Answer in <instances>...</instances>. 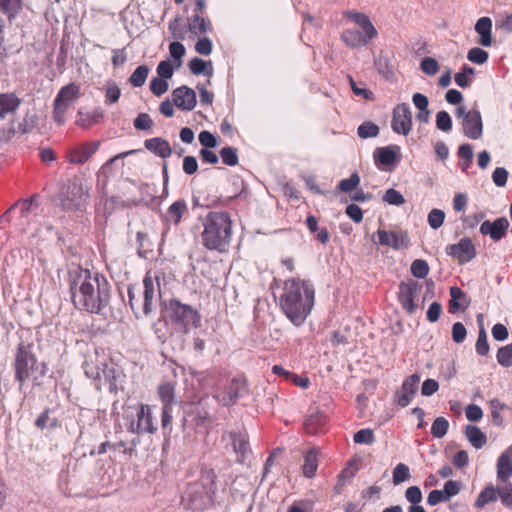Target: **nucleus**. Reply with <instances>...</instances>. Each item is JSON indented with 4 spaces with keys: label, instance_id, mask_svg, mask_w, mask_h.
Wrapping results in <instances>:
<instances>
[{
    "label": "nucleus",
    "instance_id": "3",
    "mask_svg": "<svg viewBox=\"0 0 512 512\" xmlns=\"http://www.w3.org/2000/svg\"><path fill=\"white\" fill-rule=\"evenodd\" d=\"M202 232L200 239L202 246L210 251L225 253L229 250L234 221L232 215L225 210L209 211L201 218Z\"/></svg>",
    "mask_w": 512,
    "mask_h": 512
},
{
    "label": "nucleus",
    "instance_id": "43",
    "mask_svg": "<svg viewBox=\"0 0 512 512\" xmlns=\"http://www.w3.org/2000/svg\"><path fill=\"white\" fill-rule=\"evenodd\" d=\"M105 104L111 105L116 103L120 96L121 90L116 83H108L105 87Z\"/></svg>",
    "mask_w": 512,
    "mask_h": 512
},
{
    "label": "nucleus",
    "instance_id": "28",
    "mask_svg": "<svg viewBox=\"0 0 512 512\" xmlns=\"http://www.w3.org/2000/svg\"><path fill=\"white\" fill-rule=\"evenodd\" d=\"M342 40L346 45L356 48L365 46L371 38L367 35H363L362 32L355 29H346L342 33Z\"/></svg>",
    "mask_w": 512,
    "mask_h": 512
},
{
    "label": "nucleus",
    "instance_id": "50",
    "mask_svg": "<svg viewBox=\"0 0 512 512\" xmlns=\"http://www.w3.org/2000/svg\"><path fill=\"white\" fill-rule=\"evenodd\" d=\"M358 136L360 138L376 137L379 133V128L372 122H365L358 127Z\"/></svg>",
    "mask_w": 512,
    "mask_h": 512
},
{
    "label": "nucleus",
    "instance_id": "40",
    "mask_svg": "<svg viewBox=\"0 0 512 512\" xmlns=\"http://www.w3.org/2000/svg\"><path fill=\"white\" fill-rule=\"evenodd\" d=\"M393 483L398 485L406 480L410 479L409 467L404 463H399L393 469L392 472Z\"/></svg>",
    "mask_w": 512,
    "mask_h": 512
},
{
    "label": "nucleus",
    "instance_id": "58",
    "mask_svg": "<svg viewBox=\"0 0 512 512\" xmlns=\"http://www.w3.org/2000/svg\"><path fill=\"white\" fill-rule=\"evenodd\" d=\"M134 127L137 130H150L153 126V121L149 114L140 113L134 120Z\"/></svg>",
    "mask_w": 512,
    "mask_h": 512
},
{
    "label": "nucleus",
    "instance_id": "44",
    "mask_svg": "<svg viewBox=\"0 0 512 512\" xmlns=\"http://www.w3.org/2000/svg\"><path fill=\"white\" fill-rule=\"evenodd\" d=\"M353 440L356 444L370 445L375 441V435L372 429L365 428L357 431L353 436Z\"/></svg>",
    "mask_w": 512,
    "mask_h": 512
},
{
    "label": "nucleus",
    "instance_id": "18",
    "mask_svg": "<svg viewBox=\"0 0 512 512\" xmlns=\"http://www.w3.org/2000/svg\"><path fill=\"white\" fill-rule=\"evenodd\" d=\"M417 287L418 285L415 282H401L399 284L398 300L403 310H405L410 315L414 314L417 309V306L414 302Z\"/></svg>",
    "mask_w": 512,
    "mask_h": 512
},
{
    "label": "nucleus",
    "instance_id": "24",
    "mask_svg": "<svg viewBox=\"0 0 512 512\" xmlns=\"http://www.w3.org/2000/svg\"><path fill=\"white\" fill-rule=\"evenodd\" d=\"M144 146L147 150L161 158H168L172 154L169 142L161 137L145 140Z\"/></svg>",
    "mask_w": 512,
    "mask_h": 512
},
{
    "label": "nucleus",
    "instance_id": "48",
    "mask_svg": "<svg viewBox=\"0 0 512 512\" xmlns=\"http://www.w3.org/2000/svg\"><path fill=\"white\" fill-rule=\"evenodd\" d=\"M168 28L175 39L184 40L186 38V28L181 24V20L179 18L171 20Z\"/></svg>",
    "mask_w": 512,
    "mask_h": 512
},
{
    "label": "nucleus",
    "instance_id": "30",
    "mask_svg": "<svg viewBox=\"0 0 512 512\" xmlns=\"http://www.w3.org/2000/svg\"><path fill=\"white\" fill-rule=\"evenodd\" d=\"M231 199L232 197L223 199L217 195L202 196L200 194L197 198H194V205L201 208H217L219 206H225Z\"/></svg>",
    "mask_w": 512,
    "mask_h": 512
},
{
    "label": "nucleus",
    "instance_id": "14",
    "mask_svg": "<svg viewBox=\"0 0 512 512\" xmlns=\"http://www.w3.org/2000/svg\"><path fill=\"white\" fill-rule=\"evenodd\" d=\"M100 142H84L71 147L66 152V160L71 164H83L98 150Z\"/></svg>",
    "mask_w": 512,
    "mask_h": 512
},
{
    "label": "nucleus",
    "instance_id": "37",
    "mask_svg": "<svg viewBox=\"0 0 512 512\" xmlns=\"http://www.w3.org/2000/svg\"><path fill=\"white\" fill-rule=\"evenodd\" d=\"M148 74L149 68L146 65H140L129 77V83L133 87H141L145 84Z\"/></svg>",
    "mask_w": 512,
    "mask_h": 512
},
{
    "label": "nucleus",
    "instance_id": "53",
    "mask_svg": "<svg viewBox=\"0 0 512 512\" xmlns=\"http://www.w3.org/2000/svg\"><path fill=\"white\" fill-rule=\"evenodd\" d=\"M411 273L417 278H424L429 273V266L425 260L416 259L411 264Z\"/></svg>",
    "mask_w": 512,
    "mask_h": 512
},
{
    "label": "nucleus",
    "instance_id": "42",
    "mask_svg": "<svg viewBox=\"0 0 512 512\" xmlns=\"http://www.w3.org/2000/svg\"><path fill=\"white\" fill-rule=\"evenodd\" d=\"M222 162L228 166H236L238 164L237 149L233 147H223L220 150Z\"/></svg>",
    "mask_w": 512,
    "mask_h": 512
},
{
    "label": "nucleus",
    "instance_id": "4",
    "mask_svg": "<svg viewBox=\"0 0 512 512\" xmlns=\"http://www.w3.org/2000/svg\"><path fill=\"white\" fill-rule=\"evenodd\" d=\"M162 272L147 271L143 279V290L134 285L128 287V298L131 309L137 314L142 311L145 316L153 310L156 295H160V277Z\"/></svg>",
    "mask_w": 512,
    "mask_h": 512
},
{
    "label": "nucleus",
    "instance_id": "22",
    "mask_svg": "<svg viewBox=\"0 0 512 512\" xmlns=\"http://www.w3.org/2000/svg\"><path fill=\"white\" fill-rule=\"evenodd\" d=\"M188 213L187 202L184 199H179L173 202L167 209L164 216V221L167 224L178 226L184 215Z\"/></svg>",
    "mask_w": 512,
    "mask_h": 512
},
{
    "label": "nucleus",
    "instance_id": "6",
    "mask_svg": "<svg viewBox=\"0 0 512 512\" xmlns=\"http://www.w3.org/2000/svg\"><path fill=\"white\" fill-rule=\"evenodd\" d=\"M167 313L171 323L184 334L188 333L191 328H197L201 322V316L196 309L176 299L169 301Z\"/></svg>",
    "mask_w": 512,
    "mask_h": 512
},
{
    "label": "nucleus",
    "instance_id": "17",
    "mask_svg": "<svg viewBox=\"0 0 512 512\" xmlns=\"http://www.w3.org/2000/svg\"><path fill=\"white\" fill-rule=\"evenodd\" d=\"M173 104L181 110L191 111L196 106V93L193 89L187 86H181L172 92Z\"/></svg>",
    "mask_w": 512,
    "mask_h": 512
},
{
    "label": "nucleus",
    "instance_id": "54",
    "mask_svg": "<svg viewBox=\"0 0 512 512\" xmlns=\"http://www.w3.org/2000/svg\"><path fill=\"white\" fill-rule=\"evenodd\" d=\"M489 54L485 50L474 47L468 51L467 59L476 64H483L488 60Z\"/></svg>",
    "mask_w": 512,
    "mask_h": 512
},
{
    "label": "nucleus",
    "instance_id": "39",
    "mask_svg": "<svg viewBox=\"0 0 512 512\" xmlns=\"http://www.w3.org/2000/svg\"><path fill=\"white\" fill-rule=\"evenodd\" d=\"M474 72H475L474 68H472L468 65H463V67L461 68V71H459L455 75L456 84L462 88L468 87L471 82L469 77L472 76L474 74Z\"/></svg>",
    "mask_w": 512,
    "mask_h": 512
},
{
    "label": "nucleus",
    "instance_id": "31",
    "mask_svg": "<svg viewBox=\"0 0 512 512\" xmlns=\"http://www.w3.org/2000/svg\"><path fill=\"white\" fill-rule=\"evenodd\" d=\"M465 435L471 445L476 449L482 448L487 442L486 435L481 431L480 428L474 425L466 426Z\"/></svg>",
    "mask_w": 512,
    "mask_h": 512
},
{
    "label": "nucleus",
    "instance_id": "13",
    "mask_svg": "<svg viewBox=\"0 0 512 512\" xmlns=\"http://www.w3.org/2000/svg\"><path fill=\"white\" fill-rule=\"evenodd\" d=\"M446 253L456 259L460 264L471 261L476 256V249L472 240L468 237L462 238L458 243L448 245Z\"/></svg>",
    "mask_w": 512,
    "mask_h": 512
},
{
    "label": "nucleus",
    "instance_id": "36",
    "mask_svg": "<svg viewBox=\"0 0 512 512\" xmlns=\"http://www.w3.org/2000/svg\"><path fill=\"white\" fill-rule=\"evenodd\" d=\"M233 448L236 453L245 454L249 447L248 435L246 432H231Z\"/></svg>",
    "mask_w": 512,
    "mask_h": 512
},
{
    "label": "nucleus",
    "instance_id": "49",
    "mask_svg": "<svg viewBox=\"0 0 512 512\" xmlns=\"http://www.w3.org/2000/svg\"><path fill=\"white\" fill-rule=\"evenodd\" d=\"M445 220V213L440 209H432L428 214V224L432 229L440 228Z\"/></svg>",
    "mask_w": 512,
    "mask_h": 512
},
{
    "label": "nucleus",
    "instance_id": "16",
    "mask_svg": "<svg viewBox=\"0 0 512 512\" xmlns=\"http://www.w3.org/2000/svg\"><path fill=\"white\" fill-rule=\"evenodd\" d=\"M508 228V219L500 217L492 222L489 220L482 222L479 231L482 235H489L492 240L499 241L506 236Z\"/></svg>",
    "mask_w": 512,
    "mask_h": 512
},
{
    "label": "nucleus",
    "instance_id": "19",
    "mask_svg": "<svg viewBox=\"0 0 512 512\" xmlns=\"http://www.w3.org/2000/svg\"><path fill=\"white\" fill-rule=\"evenodd\" d=\"M420 377L417 374H412L407 377L402 386L400 394L397 396L396 403L401 407H406L411 402L413 396L418 391Z\"/></svg>",
    "mask_w": 512,
    "mask_h": 512
},
{
    "label": "nucleus",
    "instance_id": "15",
    "mask_svg": "<svg viewBox=\"0 0 512 512\" xmlns=\"http://www.w3.org/2000/svg\"><path fill=\"white\" fill-rule=\"evenodd\" d=\"M378 241L380 245L392 247L395 250L407 248L410 244V239L407 232L378 230Z\"/></svg>",
    "mask_w": 512,
    "mask_h": 512
},
{
    "label": "nucleus",
    "instance_id": "9",
    "mask_svg": "<svg viewBox=\"0 0 512 512\" xmlns=\"http://www.w3.org/2000/svg\"><path fill=\"white\" fill-rule=\"evenodd\" d=\"M456 116L462 118L463 133L466 137L472 140L482 137L483 123L478 110L472 109L467 111L464 106H459L456 110Z\"/></svg>",
    "mask_w": 512,
    "mask_h": 512
},
{
    "label": "nucleus",
    "instance_id": "41",
    "mask_svg": "<svg viewBox=\"0 0 512 512\" xmlns=\"http://www.w3.org/2000/svg\"><path fill=\"white\" fill-rule=\"evenodd\" d=\"M449 422L444 417H437L431 426V434L435 438H442L448 431Z\"/></svg>",
    "mask_w": 512,
    "mask_h": 512
},
{
    "label": "nucleus",
    "instance_id": "59",
    "mask_svg": "<svg viewBox=\"0 0 512 512\" xmlns=\"http://www.w3.org/2000/svg\"><path fill=\"white\" fill-rule=\"evenodd\" d=\"M198 138L200 144L204 147L203 149H211L217 146L216 137L207 130L201 131Z\"/></svg>",
    "mask_w": 512,
    "mask_h": 512
},
{
    "label": "nucleus",
    "instance_id": "62",
    "mask_svg": "<svg viewBox=\"0 0 512 512\" xmlns=\"http://www.w3.org/2000/svg\"><path fill=\"white\" fill-rule=\"evenodd\" d=\"M195 50L197 53L208 56L212 52V42L208 37H202L198 39L195 44Z\"/></svg>",
    "mask_w": 512,
    "mask_h": 512
},
{
    "label": "nucleus",
    "instance_id": "64",
    "mask_svg": "<svg viewBox=\"0 0 512 512\" xmlns=\"http://www.w3.org/2000/svg\"><path fill=\"white\" fill-rule=\"evenodd\" d=\"M405 497L408 502L413 504H419L422 501V492L418 486H411L407 488Z\"/></svg>",
    "mask_w": 512,
    "mask_h": 512
},
{
    "label": "nucleus",
    "instance_id": "2",
    "mask_svg": "<svg viewBox=\"0 0 512 512\" xmlns=\"http://www.w3.org/2000/svg\"><path fill=\"white\" fill-rule=\"evenodd\" d=\"M314 304L315 288L311 282L298 277H292L283 282L279 307L296 327L305 323Z\"/></svg>",
    "mask_w": 512,
    "mask_h": 512
},
{
    "label": "nucleus",
    "instance_id": "61",
    "mask_svg": "<svg viewBox=\"0 0 512 512\" xmlns=\"http://www.w3.org/2000/svg\"><path fill=\"white\" fill-rule=\"evenodd\" d=\"M508 171L503 167H497L492 173V180L498 187H504L507 183Z\"/></svg>",
    "mask_w": 512,
    "mask_h": 512
},
{
    "label": "nucleus",
    "instance_id": "23",
    "mask_svg": "<svg viewBox=\"0 0 512 512\" xmlns=\"http://www.w3.org/2000/svg\"><path fill=\"white\" fill-rule=\"evenodd\" d=\"M345 16L351 19L357 26H359L363 30V35H367L371 39L377 36V30L375 29L374 25L370 21V18L366 14L356 11H348L345 13Z\"/></svg>",
    "mask_w": 512,
    "mask_h": 512
},
{
    "label": "nucleus",
    "instance_id": "26",
    "mask_svg": "<svg viewBox=\"0 0 512 512\" xmlns=\"http://www.w3.org/2000/svg\"><path fill=\"white\" fill-rule=\"evenodd\" d=\"M492 21L489 17H481L475 24V31L479 34L478 43L484 47L492 45Z\"/></svg>",
    "mask_w": 512,
    "mask_h": 512
},
{
    "label": "nucleus",
    "instance_id": "51",
    "mask_svg": "<svg viewBox=\"0 0 512 512\" xmlns=\"http://www.w3.org/2000/svg\"><path fill=\"white\" fill-rule=\"evenodd\" d=\"M359 183H360L359 175L357 173H353L350 175L349 178L342 179L338 184V188L342 192H352L353 190L356 189V187L359 185Z\"/></svg>",
    "mask_w": 512,
    "mask_h": 512
},
{
    "label": "nucleus",
    "instance_id": "11",
    "mask_svg": "<svg viewBox=\"0 0 512 512\" xmlns=\"http://www.w3.org/2000/svg\"><path fill=\"white\" fill-rule=\"evenodd\" d=\"M392 130L404 136H407L412 130V114L410 107L407 103L398 104L393 109Z\"/></svg>",
    "mask_w": 512,
    "mask_h": 512
},
{
    "label": "nucleus",
    "instance_id": "57",
    "mask_svg": "<svg viewBox=\"0 0 512 512\" xmlns=\"http://www.w3.org/2000/svg\"><path fill=\"white\" fill-rule=\"evenodd\" d=\"M150 90L156 96H161L168 90V83L166 79L155 77L150 82Z\"/></svg>",
    "mask_w": 512,
    "mask_h": 512
},
{
    "label": "nucleus",
    "instance_id": "33",
    "mask_svg": "<svg viewBox=\"0 0 512 512\" xmlns=\"http://www.w3.org/2000/svg\"><path fill=\"white\" fill-rule=\"evenodd\" d=\"M498 497V488H494L493 486L485 487L477 499L475 500L474 506L478 509L485 507L488 503L494 502Z\"/></svg>",
    "mask_w": 512,
    "mask_h": 512
},
{
    "label": "nucleus",
    "instance_id": "47",
    "mask_svg": "<svg viewBox=\"0 0 512 512\" xmlns=\"http://www.w3.org/2000/svg\"><path fill=\"white\" fill-rule=\"evenodd\" d=\"M382 200L389 205L395 206H400L405 203L403 195L393 188H390L385 192V194L382 197Z\"/></svg>",
    "mask_w": 512,
    "mask_h": 512
},
{
    "label": "nucleus",
    "instance_id": "1",
    "mask_svg": "<svg viewBox=\"0 0 512 512\" xmlns=\"http://www.w3.org/2000/svg\"><path fill=\"white\" fill-rule=\"evenodd\" d=\"M67 282L76 309L101 314L109 305L111 286L104 275L76 267L68 271Z\"/></svg>",
    "mask_w": 512,
    "mask_h": 512
},
{
    "label": "nucleus",
    "instance_id": "8",
    "mask_svg": "<svg viewBox=\"0 0 512 512\" xmlns=\"http://www.w3.org/2000/svg\"><path fill=\"white\" fill-rule=\"evenodd\" d=\"M79 97L80 86L76 83H69L59 90L53 103V119L57 124H64L67 110Z\"/></svg>",
    "mask_w": 512,
    "mask_h": 512
},
{
    "label": "nucleus",
    "instance_id": "52",
    "mask_svg": "<svg viewBox=\"0 0 512 512\" xmlns=\"http://www.w3.org/2000/svg\"><path fill=\"white\" fill-rule=\"evenodd\" d=\"M475 349H476V352L481 356H485L489 353V344L487 341V334L483 327H481L479 329Z\"/></svg>",
    "mask_w": 512,
    "mask_h": 512
},
{
    "label": "nucleus",
    "instance_id": "35",
    "mask_svg": "<svg viewBox=\"0 0 512 512\" xmlns=\"http://www.w3.org/2000/svg\"><path fill=\"white\" fill-rule=\"evenodd\" d=\"M375 162L388 166L395 163L397 155L390 147L378 148L374 153Z\"/></svg>",
    "mask_w": 512,
    "mask_h": 512
},
{
    "label": "nucleus",
    "instance_id": "12",
    "mask_svg": "<svg viewBox=\"0 0 512 512\" xmlns=\"http://www.w3.org/2000/svg\"><path fill=\"white\" fill-rule=\"evenodd\" d=\"M247 392L246 379L243 377H236L231 380L228 386L222 393L215 395V399L223 406H230L236 400Z\"/></svg>",
    "mask_w": 512,
    "mask_h": 512
},
{
    "label": "nucleus",
    "instance_id": "56",
    "mask_svg": "<svg viewBox=\"0 0 512 512\" xmlns=\"http://www.w3.org/2000/svg\"><path fill=\"white\" fill-rule=\"evenodd\" d=\"M420 68L425 74L433 76L439 71V64L435 58L425 57L420 63Z\"/></svg>",
    "mask_w": 512,
    "mask_h": 512
},
{
    "label": "nucleus",
    "instance_id": "20",
    "mask_svg": "<svg viewBox=\"0 0 512 512\" xmlns=\"http://www.w3.org/2000/svg\"><path fill=\"white\" fill-rule=\"evenodd\" d=\"M496 472L498 483L509 482V478L512 477V445L498 457Z\"/></svg>",
    "mask_w": 512,
    "mask_h": 512
},
{
    "label": "nucleus",
    "instance_id": "29",
    "mask_svg": "<svg viewBox=\"0 0 512 512\" xmlns=\"http://www.w3.org/2000/svg\"><path fill=\"white\" fill-rule=\"evenodd\" d=\"M23 0H0V12L11 22L20 14Z\"/></svg>",
    "mask_w": 512,
    "mask_h": 512
},
{
    "label": "nucleus",
    "instance_id": "55",
    "mask_svg": "<svg viewBox=\"0 0 512 512\" xmlns=\"http://www.w3.org/2000/svg\"><path fill=\"white\" fill-rule=\"evenodd\" d=\"M436 126L439 130L448 132L452 129V120L448 112L439 111L436 115Z\"/></svg>",
    "mask_w": 512,
    "mask_h": 512
},
{
    "label": "nucleus",
    "instance_id": "27",
    "mask_svg": "<svg viewBox=\"0 0 512 512\" xmlns=\"http://www.w3.org/2000/svg\"><path fill=\"white\" fill-rule=\"evenodd\" d=\"M319 450L312 448L305 454L304 464L302 466L303 475L307 478H313L316 475L319 463Z\"/></svg>",
    "mask_w": 512,
    "mask_h": 512
},
{
    "label": "nucleus",
    "instance_id": "46",
    "mask_svg": "<svg viewBox=\"0 0 512 512\" xmlns=\"http://www.w3.org/2000/svg\"><path fill=\"white\" fill-rule=\"evenodd\" d=\"M325 423V418L320 414L311 415L305 422V430L309 434H316L321 431L317 425Z\"/></svg>",
    "mask_w": 512,
    "mask_h": 512
},
{
    "label": "nucleus",
    "instance_id": "5",
    "mask_svg": "<svg viewBox=\"0 0 512 512\" xmlns=\"http://www.w3.org/2000/svg\"><path fill=\"white\" fill-rule=\"evenodd\" d=\"M90 189V185L82 177L72 178L62 191L61 206L68 211L85 210L90 199Z\"/></svg>",
    "mask_w": 512,
    "mask_h": 512
},
{
    "label": "nucleus",
    "instance_id": "7",
    "mask_svg": "<svg viewBox=\"0 0 512 512\" xmlns=\"http://www.w3.org/2000/svg\"><path fill=\"white\" fill-rule=\"evenodd\" d=\"M37 368V356L33 352V344L21 341L18 343L14 358V378L20 387L31 377Z\"/></svg>",
    "mask_w": 512,
    "mask_h": 512
},
{
    "label": "nucleus",
    "instance_id": "63",
    "mask_svg": "<svg viewBox=\"0 0 512 512\" xmlns=\"http://www.w3.org/2000/svg\"><path fill=\"white\" fill-rule=\"evenodd\" d=\"M467 335V330L461 322H456L452 326V339L455 343H462Z\"/></svg>",
    "mask_w": 512,
    "mask_h": 512
},
{
    "label": "nucleus",
    "instance_id": "38",
    "mask_svg": "<svg viewBox=\"0 0 512 512\" xmlns=\"http://www.w3.org/2000/svg\"><path fill=\"white\" fill-rule=\"evenodd\" d=\"M501 484L502 486L498 485V496L501 503L505 507L512 509V483L506 482Z\"/></svg>",
    "mask_w": 512,
    "mask_h": 512
},
{
    "label": "nucleus",
    "instance_id": "45",
    "mask_svg": "<svg viewBox=\"0 0 512 512\" xmlns=\"http://www.w3.org/2000/svg\"><path fill=\"white\" fill-rule=\"evenodd\" d=\"M497 361L503 367H510L512 365V343L498 350Z\"/></svg>",
    "mask_w": 512,
    "mask_h": 512
},
{
    "label": "nucleus",
    "instance_id": "21",
    "mask_svg": "<svg viewBox=\"0 0 512 512\" xmlns=\"http://www.w3.org/2000/svg\"><path fill=\"white\" fill-rule=\"evenodd\" d=\"M21 103L22 100L15 93H0V119L15 114Z\"/></svg>",
    "mask_w": 512,
    "mask_h": 512
},
{
    "label": "nucleus",
    "instance_id": "60",
    "mask_svg": "<svg viewBox=\"0 0 512 512\" xmlns=\"http://www.w3.org/2000/svg\"><path fill=\"white\" fill-rule=\"evenodd\" d=\"M490 404H491V408H492V418H493V421L496 425H501L502 422H503V419L500 415V410H503L505 409L507 406L503 403L500 402V400L498 399H492L490 401Z\"/></svg>",
    "mask_w": 512,
    "mask_h": 512
},
{
    "label": "nucleus",
    "instance_id": "10",
    "mask_svg": "<svg viewBox=\"0 0 512 512\" xmlns=\"http://www.w3.org/2000/svg\"><path fill=\"white\" fill-rule=\"evenodd\" d=\"M128 431L137 435L154 434L157 427L153 421V415L150 405L140 404L136 413V420H133L128 426Z\"/></svg>",
    "mask_w": 512,
    "mask_h": 512
},
{
    "label": "nucleus",
    "instance_id": "25",
    "mask_svg": "<svg viewBox=\"0 0 512 512\" xmlns=\"http://www.w3.org/2000/svg\"><path fill=\"white\" fill-rule=\"evenodd\" d=\"M188 28L193 35H202L213 30L212 22L208 16L193 15L188 20Z\"/></svg>",
    "mask_w": 512,
    "mask_h": 512
},
{
    "label": "nucleus",
    "instance_id": "32",
    "mask_svg": "<svg viewBox=\"0 0 512 512\" xmlns=\"http://www.w3.org/2000/svg\"><path fill=\"white\" fill-rule=\"evenodd\" d=\"M157 392L163 403V407H172L175 398V383L163 382L158 386Z\"/></svg>",
    "mask_w": 512,
    "mask_h": 512
},
{
    "label": "nucleus",
    "instance_id": "34",
    "mask_svg": "<svg viewBox=\"0 0 512 512\" xmlns=\"http://www.w3.org/2000/svg\"><path fill=\"white\" fill-rule=\"evenodd\" d=\"M190 71L195 74H205L207 76H212L213 67L211 62H206L201 58H193L188 63Z\"/></svg>",
    "mask_w": 512,
    "mask_h": 512
}]
</instances>
